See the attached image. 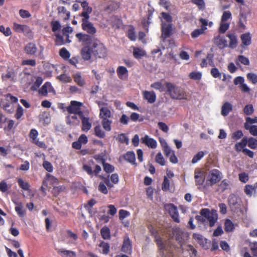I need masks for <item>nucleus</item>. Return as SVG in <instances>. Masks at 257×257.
<instances>
[{
	"instance_id": "cd10ccee",
	"label": "nucleus",
	"mask_w": 257,
	"mask_h": 257,
	"mask_svg": "<svg viewBox=\"0 0 257 257\" xmlns=\"http://www.w3.org/2000/svg\"><path fill=\"white\" fill-rule=\"evenodd\" d=\"M247 144V138L246 137H244L240 142L237 143L235 145V149L238 152H240L242 151L243 149H244V148L246 146Z\"/></svg>"
},
{
	"instance_id": "1a4fd4ad",
	"label": "nucleus",
	"mask_w": 257,
	"mask_h": 257,
	"mask_svg": "<svg viewBox=\"0 0 257 257\" xmlns=\"http://www.w3.org/2000/svg\"><path fill=\"white\" fill-rule=\"evenodd\" d=\"M156 241L160 249L158 257H168L167 253L169 250V244L167 241H163L160 237H156Z\"/></svg>"
},
{
	"instance_id": "774afa93",
	"label": "nucleus",
	"mask_w": 257,
	"mask_h": 257,
	"mask_svg": "<svg viewBox=\"0 0 257 257\" xmlns=\"http://www.w3.org/2000/svg\"><path fill=\"white\" fill-rule=\"evenodd\" d=\"M38 136V133L37 130L35 129L31 130L30 133V137L32 139V142L34 143L35 141H36L38 140L37 137Z\"/></svg>"
},
{
	"instance_id": "412c9836",
	"label": "nucleus",
	"mask_w": 257,
	"mask_h": 257,
	"mask_svg": "<svg viewBox=\"0 0 257 257\" xmlns=\"http://www.w3.org/2000/svg\"><path fill=\"white\" fill-rule=\"evenodd\" d=\"M54 90L52 87L51 84L49 82H46L43 85L39 90V93L42 95L46 96L48 92H54Z\"/></svg>"
},
{
	"instance_id": "4468645a",
	"label": "nucleus",
	"mask_w": 257,
	"mask_h": 257,
	"mask_svg": "<svg viewBox=\"0 0 257 257\" xmlns=\"http://www.w3.org/2000/svg\"><path fill=\"white\" fill-rule=\"evenodd\" d=\"M82 27L84 31L90 34H94L96 32V29L88 20L82 19Z\"/></svg>"
},
{
	"instance_id": "423d86ee",
	"label": "nucleus",
	"mask_w": 257,
	"mask_h": 257,
	"mask_svg": "<svg viewBox=\"0 0 257 257\" xmlns=\"http://www.w3.org/2000/svg\"><path fill=\"white\" fill-rule=\"evenodd\" d=\"M5 97L6 99H0V107L5 110L11 113L13 111V106L7 101H11L12 102H17L18 99L10 94H7Z\"/></svg>"
},
{
	"instance_id": "ea45409f",
	"label": "nucleus",
	"mask_w": 257,
	"mask_h": 257,
	"mask_svg": "<svg viewBox=\"0 0 257 257\" xmlns=\"http://www.w3.org/2000/svg\"><path fill=\"white\" fill-rule=\"evenodd\" d=\"M15 203L17 205L15 207V210L18 213V214L21 216L23 217L25 214V210L23 209V205L21 203Z\"/></svg>"
},
{
	"instance_id": "ddd939ff",
	"label": "nucleus",
	"mask_w": 257,
	"mask_h": 257,
	"mask_svg": "<svg viewBox=\"0 0 257 257\" xmlns=\"http://www.w3.org/2000/svg\"><path fill=\"white\" fill-rule=\"evenodd\" d=\"M142 143L145 144L149 148L155 149L157 146V143L155 140L150 138L148 135H145L141 139Z\"/></svg>"
},
{
	"instance_id": "6ab92c4d",
	"label": "nucleus",
	"mask_w": 257,
	"mask_h": 257,
	"mask_svg": "<svg viewBox=\"0 0 257 257\" xmlns=\"http://www.w3.org/2000/svg\"><path fill=\"white\" fill-rule=\"evenodd\" d=\"M81 5L83 8L81 16L84 17L83 19L88 20L89 18V15L92 11V8L88 6V4L86 2H83Z\"/></svg>"
},
{
	"instance_id": "37998d69",
	"label": "nucleus",
	"mask_w": 257,
	"mask_h": 257,
	"mask_svg": "<svg viewBox=\"0 0 257 257\" xmlns=\"http://www.w3.org/2000/svg\"><path fill=\"white\" fill-rule=\"evenodd\" d=\"M13 29L15 31L17 32H23L27 31L28 29V27L26 25L14 23Z\"/></svg>"
},
{
	"instance_id": "a18cd8bd",
	"label": "nucleus",
	"mask_w": 257,
	"mask_h": 257,
	"mask_svg": "<svg viewBox=\"0 0 257 257\" xmlns=\"http://www.w3.org/2000/svg\"><path fill=\"white\" fill-rule=\"evenodd\" d=\"M245 129L249 131L250 133L253 136H257V126L250 125L248 124H244Z\"/></svg>"
},
{
	"instance_id": "5701e85b",
	"label": "nucleus",
	"mask_w": 257,
	"mask_h": 257,
	"mask_svg": "<svg viewBox=\"0 0 257 257\" xmlns=\"http://www.w3.org/2000/svg\"><path fill=\"white\" fill-rule=\"evenodd\" d=\"M232 110V104L228 102H225L221 107V114L223 116H226Z\"/></svg>"
},
{
	"instance_id": "f8f14e48",
	"label": "nucleus",
	"mask_w": 257,
	"mask_h": 257,
	"mask_svg": "<svg viewBox=\"0 0 257 257\" xmlns=\"http://www.w3.org/2000/svg\"><path fill=\"white\" fill-rule=\"evenodd\" d=\"M228 205L232 210H235L239 208L240 205V199L234 194H231L228 199Z\"/></svg>"
},
{
	"instance_id": "f257e3e1",
	"label": "nucleus",
	"mask_w": 257,
	"mask_h": 257,
	"mask_svg": "<svg viewBox=\"0 0 257 257\" xmlns=\"http://www.w3.org/2000/svg\"><path fill=\"white\" fill-rule=\"evenodd\" d=\"M76 37L78 39L80 42L84 44H88V45L84 47L81 52L82 58L86 61L90 60L93 56L92 53L93 49L92 42L90 43V37L86 34L82 33L77 34Z\"/></svg>"
},
{
	"instance_id": "a19ab883",
	"label": "nucleus",
	"mask_w": 257,
	"mask_h": 257,
	"mask_svg": "<svg viewBox=\"0 0 257 257\" xmlns=\"http://www.w3.org/2000/svg\"><path fill=\"white\" fill-rule=\"evenodd\" d=\"M133 54L136 58H140L145 55L146 53L144 50L138 48H135L133 51Z\"/></svg>"
},
{
	"instance_id": "4be33fe9",
	"label": "nucleus",
	"mask_w": 257,
	"mask_h": 257,
	"mask_svg": "<svg viewBox=\"0 0 257 257\" xmlns=\"http://www.w3.org/2000/svg\"><path fill=\"white\" fill-rule=\"evenodd\" d=\"M194 178L196 185H202L205 179L203 172L199 170H196L194 172Z\"/></svg>"
},
{
	"instance_id": "052dcab7",
	"label": "nucleus",
	"mask_w": 257,
	"mask_h": 257,
	"mask_svg": "<svg viewBox=\"0 0 257 257\" xmlns=\"http://www.w3.org/2000/svg\"><path fill=\"white\" fill-rule=\"evenodd\" d=\"M10 185L7 184V182L3 180L0 182V191L2 192H6L10 188Z\"/></svg>"
},
{
	"instance_id": "09e8293b",
	"label": "nucleus",
	"mask_w": 257,
	"mask_h": 257,
	"mask_svg": "<svg viewBox=\"0 0 257 257\" xmlns=\"http://www.w3.org/2000/svg\"><path fill=\"white\" fill-rule=\"evenodd\" d=\"M247 79L252 84L257 83V74L254 73H248L246 75Z\"/></svg>"
},
{
	"instance_id": "b1692460",
	"label": "nucleus",
	"mask_w": 257,
	"mask_h": 257,
	"mask_svg": "<svg viewBox=\"0 0 257 257\" xmlns=\"http://www.w3.org/2000/svg\"><path fill=\"white\" fill-rule=\"evenodd\" d=\"M116 72L118 77L121 79H125L128 76V71L125 67L119 66Z\"/></svg>"
},
{
	"instance_id": "13d9d810",
	"label": "nucleus",
	"mask_w": 257,
	"mask_h": 257,
	"mask_svg": "<svg viewBox=\"0 0 257 257\" xmlns=\"http://www.w3.org/2000/svg\"><path fill=\"white\" fill-rule=\"evenodd\" d=\"M248 146L251 149H254L257 147V140L253 138H250L247 140Z\"/></svg>"
},
{
	"instance_id": "3c124183",
	"label": "nucleus",
	"mask_w": 257,
	"mask_h": 257,
	"mask_svg": "<svg viewBox=\"0 0 257 257\" xmlns=\"http://www.w3.org/2000/svg\"><path fill=\"white\" fill-rule=\"evenodd\" d=\"M229 24L221 21L219 31L220 33H224L229 28Z\"/></svg>"
},
{
	"instance_id": "2f4dec72",
	"label": "nucleus",
	"mask_w": 257,
	"mask_h": 257,
	"mask_svg": "<svg viewBox=\"0 0 257 257\" xmlns=\"http://www.w3.org/2000/svg\"><path fill=\"white\" fill-rule=\"evenodd\" d=\"M111 26L115 28H119L122 26V21L116 16H112L109 20Z\"/></svg>"
},
{
	"instance_id": "49530a36",
	"label": "nucleus",
	"mask_w": 257,
	"mask_h": 257,
	"mask_svg": "<svg viewBox=\"0 0 257 257\" xmlns=\"http://www.w3.org/2000/svg\"><path fill=\"white\" fill-rule=\"evenodd\" d=\"M94 130L95 135L97 137H98L100 138H103L105 137V133L104 131H103L101 130L100 125L96 126L94 127Z\"/></svg>"
},
{
	"instance_id": "680f3d73",
	"label": "nucleus",
	"mask_w": 257,
	"mask_h": 257,
	"mask_svg": "<svg viewBox=\"0 0 257 257\" xmlns=\"http://www.w3.org/2000/svg\"><path fill=\"white\" fill-rule=\"evenodd\" d=\"M53 32H55L61 28V24L57 21H52L51 23Z\"/></svg>"
},
{
	"instance_id": "de8ad7c7",
	"label": "nucleus",
	"mask_w": 257,
	"mask_h": 257,
	"mask_svg": "<svg viewBox=\"0 0 257 257\" xmlns=\"http://www.w3.org/2000/svg\"><path fill=\"white\" fill-rule=\"evenodd\" d=\"M101 234L102 235V237L105 239L109 238V237H110L109 229L107 227H103L101 229Z\"/></svg>"
},
{
	"instance_id": "7ed1b4c3",
	"label": "nucleus",
	"mask_w": 257,
	"mask_h": 257,
	"mask_svg": "<svg viewBox=\"0 0 257 257\" xmlns=\"http://www.w3.org/2000/svg\"><path fill=\"white\" fill-rule=\"evenodd\" d=\"M166 87L170 96L172 98L177 99L187 98V95L180 88L176 87L170 83H167Z\"/></svg>"
},
{
	"instance_id": "9d476101",
	"label": "nucleus",
	"mask_w": 257,
	"mask_h": 257,
	"mask_svg": "<svg viewBox=\"0 0 257 257\" xmlns=\"http://www.w3.org/2000/svg\"><path fill=\"white\" fill-rule=\"evenodd\" d=\"M164 208L169 212L172 218L175 222L177 223H179L180 222L177 207L176 206L173 204H168L165 205Z\"/></svg>"
},
{
	"instance_id": "58836bf2",
	"label": "nucleus",
	"mask_w": 257,
	"mask_h": 257,
	"mask_svg": "<svg viewBox=\"0 0 257 257\" xmlns=\"http://www.w3.org/2000/svg\"><path fill=\"white\" fill-rule=\"evenodd\" d=\"M224 226V229L226 232L232 231L235 227L234 224L229 219H227L225 220Z\"/></svg>"
},
{
	"instance_id": "4d7b16f0",
	"label": "nucleus",
	"mask_w": 257,
	"mask_h": 257,
	"mask_svg": "<svg viewBox=\"0 0 257 257\" xmlns=\"http://www.w3.org/2000/svg\"><path fill=\"white\" fill-rule=\"evenodd\" d=\"M204 154L203 152L200 151L197 153L196 155L194 156L192 160V163L195 164L199 160H200L204 156Z\"/></svg>"
},
{
	"instance_id": "dca6fc26",
	"label": "nucleus",
	"mask_w": 257,
	"mask_h": 257,
	"mask_svg": "<svg viewBox=\"0 0 257 257\" xmlns=\"http://www.w3.org/2000/svg\"><path fill=\"white\" fill-rule=\"evenodd\" d=\"M79 117L82 121V130L87 132L90 130L92 126V123L90 121L89 118L88 117L85 116L84 114H82Z\"/></svg>"
},
{
	"instance_id": "864d4df0",
	"label": "nucleus",
	"mask_w": 257,
	"mask_h": 257,
	"mask_svg": "<svg viewBox=\"0 0 257 257\" xmlns=\"http://www.w3.org/2000/svg\"><path fill=\"white\" fill-rule=\"evenodd\" d=\"M155 160L156 162L160 165L164 166L165 165V159L161 152H159L157 154Z\"/></svg>"
},
{
	"instance_id": "aec40b11",
	"label": "nucleus",
	"mask_w": 257,
	"mask_h": 257,
	"mask_svg": "<svg viewBox=\"0 0 257 257\" xmlns=\"http://www.w3.org/2000/svg\"><path fill=\"white\" fill-rule=\"evenodd\" d=\"M112 115L110 110L107 107H102L100 109L99 117L102 119H111Z\"/></svg>"
},
{
	"instance_id": "39448f33",
	"label": "nucleus",
	"mask_w": 257,
	"mask_h": 257,
	"mask_svg": "<svg viewBox=\"0 0 257 257\" xmlns=\"http://www.w3.org/2000/svg\"><path fill=\"white\" fill-rule=\"evenodd\" d=\"M92 53L95 57L103 58L106 56V50L103 45L98 40H95L92 42Z\"/></svg>"
},
{
	"instance_id": "4c0bfd02",
	"label": "nucleus",
	"mask_w": 257,
	"mask_h": 257,
	"mask_svg": "<svg viewBox=\"0 0 257 257\" xmlns=\"http://www.w3.org/2000/svg\"><path fill=\"white\" fill-rule=\"evenodd\" d=\"M100 160L103 165V169L106 173H111L114 171V167L112 165L105 163L104 159L102 158H101Z\"/></svg>"
},
{
	"instance_id": "79ce46f5",
	"label": "nucleus",
	"mask_w": 257,
	"mask_h": 257,
	"mask_svg": "<svg viewBox=\"0 0 257 257\" xmlns=\"http://www.w3.org/2000/svg\"><path fill=\"white\" fill-rule=\"evenodd\" d=\"M239 62L245 65H248L249 64L248 59L243 55H239L235 61L237 65H239Z\"/></svg>"
},
{
	"instance_id": "20e7f679",
	"label": "nucleus",
	"mask_w": 257,
	"mask_h": 257,
	"mask_svg": "<svg viewBox=\"0 0 257 257\" xmlns=\"http://www.w3.org/2000/svg\"><path fill=\"white\" fill-rule=\"evenodd\" d=\"M199 22L200 24V28L196 29L192 32L191 36L192 38H196L204 34L207 29V26L211 27L213 24L212 22H209L207 20L202 18L199 19Z\"/></svg>"
},
{
	"instance_id": "2eb2a0df",
	"label": "nucleus",
	"mask_w": 257,
	"mask_h": 257,
	"mask_svg": "<svg viewBox=\"0 0 257 257\" xmlns=\"http://www.w3.org/2000/svg\"><path fill=\"white\" fill-rule=\"evenodd\" d=\"M214 43L219 49H222L227 46V41L225 37L217 35L214 38Z\"/></svg>"
},
{
	"instance_id": "9b49d317",
	"label": "nucleus",
	"mask_w": 257,
	"mask_h": 257,
	"mask_svg": "<svg viewBox=\"0 0 257 257\" xmlns=\"http://www.w3.org/2000/svg\"><path fill=\"white\" fill-rule=\"evenodd\" d=\"M221 173L216 169L211 171L207 176V181H209L210 185L215 184L221 179Z\"/></svg>"
},
{
	"instance_id": "c85d7f7f",
	"label": "nucleus",
	"mask_w": 257,
	"mask_h": 257,
	"mask_svg": "<svg viewBox=\"0 0 257 257\" xmlns=\"http://www.w3.org/2000/svg\"><path fill=\"white\" fill-rule=\"evenodd\" d=\"M144 98L148 100L149 103H153L156 100V95L154 92L146 91L144 92Z\"/></svg>"
},
{
	"instance_id": "8fccbe9b",
	"label": "nucleus",
	"mask_w": 257,
	"mask_h": 257,
	"mask_svg": "<svg viewBox=\"0 0 257 257\" xmlns=\"http://www.w3.org/2000/svg\"><path fill=\"white\" fill-rule=\"evenodd\" d=\"M18 182L20 187L23 189L25 190H29L30 185L28 182L24 181L23 179L20 178L18 179Z\"/></svg>"
},
{
	"instance_id": "c9c22d12",
	"label": "nucleus",
	"mask_w": 257,
	"mask_h": 257,
	"mask_svg": "<svg viewBox=\"0 0 257 257\" xmlns=\"http://www.w3.org/2000/svg\"><path fill=\"white\" fill-rule=\"evenodd\" d=\"M227 36L230 40L229 47L232 49L235 48L237 43L236 36L233 34H228Z\"/></svg>"
},
{
	"instance_id": "5fc2aeb1",
	"label": "nucleus",
	"mask_w": 257,
	"mask_h": 257,
	"mask_svg": "<svg viewBox=\"0 0 257 257\" xmlns=\"http://www.w3.org/2000/svg\"><path fill=\"white\" fill-rule=\"evenodd\" d=\"M47 180L49 181L52 185H56L59 183V181L57 178L55 177L54 176L48 174L46 175Z\"/></svg>"
},
{
	"instance_id": "393cba45",
	"label": "nucleus",
	"mask_w": 257,
	"mask_h": 257,
	"mask_svg": "<svg viewBox=\"0 0 257 257\" xmlns=\"http://www.w3.org/2000/svg\"><path fill=\"white\" fill-rule=\"evenodd\" d=\"M57 252L62 257H75L76 256V253L75 252L64 248L58 249Z\"/></svg>"
},
{
	"instance_id": "c756f323",
	"label": "nucleus",
	"mask_w": 257,
	"mask_h": 257,
	"mask_svg": "<svg viewBox=\"0 0 257 257\" xmlns=\"http://www.w3.org/2000/svg\"><path fill=\"white\" fill-rule=\"evenodd\" d=\"M73 76L74 81L77 84V85L80 86H83L85 84V80L82 77L80 73H76L73 74Z\"/></svg>"
},
{
	"instance_id": "6e6d98bb",
	"label": "nucleus",
	"mask_w": 257,
	"mask_h": 257,
	"mask_svg": "<svg viewBox=\"0 0 257 257\" xmlns=\"http://www.w3.org/2000/svg\"><path fill=\"white\" fill-rule=\"evenodd\" d=\"M254 109L252 104L246 105L243 108V112L247 115H251Z\"/></svg>"
},
{
	"instance_id": "a211bd4d",
	"label": "nucleus",
	"mask_w": 257,
	"mask_h": 257,
	"mask_svg": "<svg viewBox=\"0 0 257 257\" xmlns=\"http://www.w3.org/2000/svg\"><path fill=\"white\" fill-rule=\"evenodd\" d=\"M172 30L171 25L170 23H164L162 21V37L164 39L170 36Z\"/></svg>"
},
{
	"instance_id": "f704fd0d",
	"label": "nucleus",
	"mask_w": 257,
	"mask_h": 257,
	"mask_svg": "<svg viewBox=\"0 0 257 257\" xmlns=\"http://www.w3.org/2000/svg\"><path fill=\"white\" fill-rule=\"evenodd\" d=\"M112 122L111 119H102L101 124L103 129L107 132H110L111 130Z\"/></svg>"
},
{
	"instance_id": "0e129e2a",
	"label": "nucleus",
	"mask_w": 257,
	"mask_h": 257,
	"mask_svg": "<svg viewBox=\"0 0 257 257\" xmlns=\"http://www.w3.org/2000/svg\"><path fill=\"white\" fill-rule=\"evenodd\" d=\"M170 181L166 176L164 177V181L162 185V189L164 191H167L169 189Z\"/></svg>"
},
{
	"instance_id": "0eeeda50",
	"label": "nucleus",
	"mask_w": 257,
	"mask_h": 257,
	"mask_svg": "<svg viewBox=\"0 0 257 257\" xmlns=\"http://www.w3.org/2000/svg\"><path fill=\"white\" fill-rule=\"evenodd\" d=\"M173 234L176 240L181 244L184 243L189 238L188 232L178 227L173 228Z\"/></svg>"
},
{
	"instance_id": "6e6552de",
	"label": "nucleus",
	"mask_w": 257,
	"mask_h": 257,
	"mask_svg": "<svg viewBox=\"0 0 257 257\" xmlns=\"http://www.w3.org/2000/svg\"><path fill=\"white\" fill-rule=\"evenodd\" d=\"M83 103L77 101H71L70 104L66 107V110L69 113L78 114L80 117L83 113L81 110Z\"/></svg>"
},
{
	"instance_id": "7c9ffc66",
	"label": "nucleus",
	"mask_w": 257,
	"mask_h": 257,
	"mask_svg": "<svg viewBox=\"0 0 257 257\" xmlns=\"http://www.w3.org/2000/svg\"><path fill=\"white\" fill-rule=\"evenodd\" d=\"M16 73L13 70H8L5 74L2 75L3 80L14 81L16 78Z\"/></svg>"
},
{
	"instance_id": "bf43d9fd",
	"label": "nucleus",
	"mask_w": 257,
	"mask_h": 257,
	"mask_svg": "<svg viewBox=\"0 0 257 257\" xmlns=\"http://www.w3.org/2000/svg\"><path fill=\"white\" fill-rule=\"evenodd\" d=\"M43 82V79L41 77H38L34 85L31 87L32 90H37Z\"/></svg>"
},
{
	"instance_id": "a878e982",
	"label": "nucleus",
	"mask_w": 257,
	"mask_h": 257,
	"mask_svg": "<svg viewBox=\"0 0 257 257\" xmlns=\"http://www.w3.org/2000/svg\"><path fill=\"white\" fill-rule=\"evenodd\" d=\"M37 49L35 44L28 43L25 47V52L29 55H34L37 52Z\"/></svg>"
},
{
	"instance_id": "338daca9",
	"label": "nucleus",
	"mask_w": 257,
	"mask_h": 257,
	"mask_svg": "<svg viewBox=\"0 0 257 257\" xmlns=\"http://www.w3.org/2000/svg\"><path fill=\"white\" fill-rule=\"evenodd\" d=\"M117 140L122 143H125L126 145L128 144L129 140L124 134H121L118 135Z\"/></svg>"
},
{
	"instance_id": "bb28decb",
	"label": "nucleus",
	"mask_w": 257,
	"mask_h": 257,
	"mask_svg": "<svg viewBox=\"0 0 257 257\" xmlns=\"http://www.w3.org/2000/svg\"><path fill=\"white\" fill-rule=\"evenodd\" d=\"M124 159L131 163L132 164L137 166V163H136V156L135 154L133 152H127L124 156Z\"/></svg>"
},
{
	"instance_id": "603ef678",
	"label": "nucleus",
	"mask_w": 257,
	"mask_h": 257,
	"mask_svg": "<svg viewBox=\"0 0 257 257\" xmlns=\"http://www.w3.org/2000/svg\"><path fill=\"white\" fill-rule=\"evenodd\" d=\"M60 56L64 59H68L70 56V54L68 51L65 48H63L59 51Z\"/></svg>"
},
{
	"instance_id": "f3484780",
	"label": "nucleus",
	"mask_w": 257,
	"mask_h": 257,
	"mask_svg": "<svg viewBox=\"0 0 257 257\" xmlns=\"http://www.w3.org/2000/svg\"><path fill=\"white\" fill-rule=\"evenodd\" d=\"M121 250L126 253L131 254L132 252V244L128 237L125 236L124 238Z\"/></svg>"
},
{
	"instance_id": "473e14b6",
	"label": "nucleus",
	"mask_w": 257,
	"mask_h": 257,
	"mask_svg": "<svg viewBox=\"0 0 257 257\" xmlns=\"http://www.w3.org/2000/svg\"><path fill=\"white\" fill-rule=\"evenodd\" d=\"M193 237L195 240L200 244L202 247H205L206 243V239L204 238L201 235L198 233H194Z\"/></svg>"
},
{
	"instance_id": "c03bdc74",
	"label": "nucleus",
	"mask_w": 257,
	"mask_h": 257,
	"mask_svg": "<svg viewBox=\"0 0 257 257\" xmlns=\"http://www.w3.org/2000/svg\"><path fill=\"white\" fill-rule=\"evenodd\" d=\"M57 78L63 83H69L72 81L71 78L66 74H62L57 76Z\"/></svg>"
},
{
	"instance_id": "e2e57ef3",
	"label": "nucleus",
	"mask_w": 257,
	"mask_h": 257,
	"mask_svg": "<svg viewBox=\"0 0 257 257\" xmlns=\"http://www.w3.org/2000/svg\"><path fill=\"white\" fill-rule=\"evenodd\" d=\"M249 247L253 255L257 256V241L250 242Z\"/></svg>"
},
{
	"instance_id": "e433bc0d",
	"label": "nucleus",
	"mask_w": 257,
	"mask_h": 257,
	"mask_svg": "<svg viewBox=\"0 0 257 257\" xmlns=\"http://www.w3.org/2000/svg\"><path fill=\"white\" fill-rule=\"evenodd\" d=\"M241 40L243 45L248 46L251 43V37L249 34L245 33L241 36Z\"/></svg>"
},
{
	"instance_id": "72a5a7b5",
	"label": "nucleus",
	"mask_w": 257,
	"mask_h": 257,
	"mask_svg": "<svg viewBox=\"0 0 257 257\" xmlns=\"http://www.w3.org/2000/svg\"><path fill=\"white\" fill-rule=\"evenodd\" d=\"M202 73L199 71H192L189 73L188 76L189 78L194 81H199L202 78Z\"/></svg>"
},
{
	"instance_id": "f03ea898",
	"label": "nucleus",
	"mask_w": 257,
	"mask_h": 257,
	"mask_svg": "<svg viewBox=\"0 0 257 257\" xmlns=\"http://www.w3.org/2000/svg\"><path fill=\"white\" fill-rule=\"evenodd\" d=\"M200 214L201 216L197 215L196 216V219L200 220L202 217V220H207L211 227L214 225L218 219V215L215 210H210L208 208H203L200 210Z\"/></svg>"
},
{
	"instance_id": "69168bd1",
	"label": "nucleus",
	"mask_w": 257,
	"mask_h": 257,
	"mask_svg": "<svg viewBox=\"0 0 257 257\" xmlns=\"http://www.w3.org/2000/svg\"><path fill=\"white\" fill-rule=\"evenodd\" d=\"M43 166L49 172H52L53 170V167L49 162L45 161L43 163Z\"/></svg>"
}]
</instances>
